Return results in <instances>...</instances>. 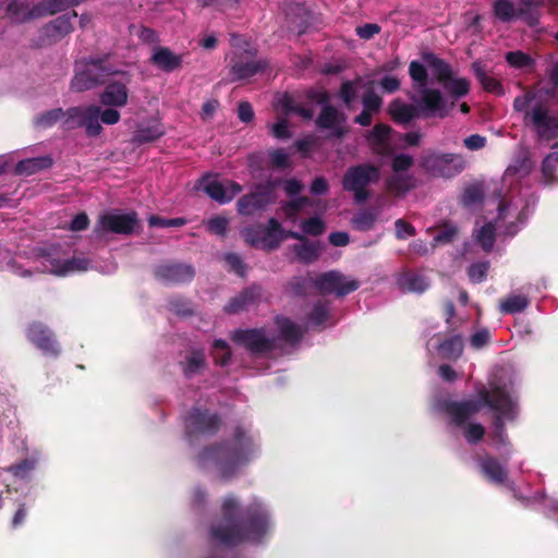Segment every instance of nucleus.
I'll use <instances>...</instances> for the list:
<instances>
[{
  "instance_id": "obj_39",
  "label": "nucleus",
  "mask_w": 558,
  "mask_h": 558,
  "mask_svg": "<svg viewBox=\"0 0 558 558\" xmlns=\"http://www.w3.org/2000/svg\"><path fill=\"white\" fill-rule=\"evenodd\" d=\"M100 108L97 106L87 107V113L85 118L78 123V125L86 129V133L90 137L99 135L102 131V126L99 123Z\"/></svg>"
},
{
  "instance_id": "obj_46",
  "label": "nucleus",
  "mask_w": 558,
  "mask_h": 558,
  "mask_svg": "<svg viewBox=\"0 0 558 558\" xmlns=\"http://www.w3.org/2000/svg\"><path fill=\"white\" fill-rule=\"evenodd\" d=\"M475 73H476L478 82L481 83V85L483 86V88L486 92L493 93L497 96L505 94L501 82L499 80H497L496 77L492 76L490 75L492 72H475Z\"/></svg>"
},
{
  "instance_id": "obj_8",
  "label": "nucleus",
  "mask_w": 558,
  "mask_h": 558,
  "mask_svg": "<svg viewBox=\"0 0 558 558\" xmlns=\"http://www.w3.org/2000/svg\"><path fill=\"white\" fill-rule=\"evenodd\" d=\"M421 168L435 178L451 179L465 168V160L458 154L428 153L421 158Z\"/></svg>"
},
{
  "instance_id": "obj_4",
  "label": "nucleus",
  "mask_w": 558,
  "mask_h": 558,
  "mask_svg": "<svg viewBox=\"0 0 558 558\" xmlns=\"http://www.w3.org/2000/svg\"><path fill=\"white\" fill-rule=\"evenodd\" d=\"M413 87L417 93L414 98L415 105L425 117L446 118L449 116L451 107L447 99L441 95L440 90L433 88L434 77L429 76V72H409Z\"/></svg>"
},
{
  "instance_id": "obj_58",
  "label": "nucleus",
  "mask_w": 558,
  "mask_h": 558,
  "mask_svg": "<svg viewBox=\"0 0 558 558\" xmlns=\"http://www.w3.org/2000/svg\"><path fill=\"white\" fill-rule=\"evenodd\" d=\"M107 57H88L76 62V70H108Z\"/></svg>"
},
{
  "instance_id": "obj_43",
  "label": "nucleus",
  "mask_w": 558,
  "mask_h": 558,
  "mask_svg": "<svg viewBox=\"0 0 558 558\" xmlns=\"http://www.w3.org/2000/svg\"><path fill=\"white\" fill-rule=\"evenodd\" d=\"M312 283L308 277L294 276L284 284V291L294 296H305Z\"/></svg>"
},
{
  "instance_id": "obj_49",
  "label": "nucleus",
  "mask_w": 558,
  "mask_h": 558,
  "mask_svg": "<svg viewBox=\"0 0 558 558\" xmlns=\"http://www.w3.org/2000/svg\"><path fill=\"white\" fill-rule=\"evenodd\" d=\"M329 318V307L326 301H317L311 313L308 314V320L314 326H322Z\"/></svg>"
},
{
  "instance_id": "obj_47",
  "label": "nucleus",
  "mask_w": 558,
  "mask_h": 558,
  "mask_svg": "<svg viewBox=\"0 0 558 558\" xmlns=\"http://www.w3.org/2000/svg\"><path fill=\"white\" fill-rule=\"evenodd\" d=\"M300 227L305 236H319L326 231L325 222L317 216L303 220Z\"/></svg>"
},
{
  "instance_id": "obj_11",
  "label": "nucleus",
  "mask_w": 558,
  "mask_h": 558,
  "mask_svg": "<svg viewBox=\"0 0 558 558\" xmlns=\"http://www.w3.org/2000/svg\"><path fill=\"white\" fill-rule=\"evenodd\" d=\"M185 432L189 436L215 435L221 426V417L209 410L192 408L185 415Z\"/></svg>"
},
{
  "instance_id": "obj_9",
  "label": "nucleus",
  "mask_w": 558,
  "mask_h": 558,
  "mask_svg": "<svg viewBox=\"0 0 558 558\" xmlns=\"http://www.w3.org/2000/svg\"><path fill=\"white\" fill-rule=\"evenodd\" d=\"M138 225V217L135 211L126 214L107 213L98 217L94 232L98 235L116 233L130 235Z\"/></svg>"
},
{
  "instance_id": "obj_22",
  "label": "nucleus",
  "mask_w": 558,
  "mask_h": 558,
  "mask_svg": "<svg viewBox=\"0 0 558 558\" xmlns=\"http://www.w3.org/2000/svg\"><path fill=\"white\" fill-rule=\"evenodd\" d=\"M39 453L33 452L24 459L4 468L3 471L11 474L16 482L29 483L33 477V472L39 465Z\"/></svg>"
},
{
  "instance_id": "obj_32",
  "label": "nucleus",
  "mask_w": 558,
  "mask_h": 558,
  "mask_svg": "<svg viewBox=\"0 0 558 558\" xmlns=\"http://www.w3.org/2000/svg\"><path fill=\"white\" fill-rule=\"evenodd\" d=\"M151 61L158 68L172 70L181 66L182 57L173 53L167 47H156L151 54Z\"/></svg>"
},
{
  "instance_id": "obj_61",
  "label": "nucleus",
  "mask_w": 558,
  "mask_h": 558,
  "mask_svg": "<svg viewBox=\"0 0 558 558\" xmlns=\"http://www.w3.org/2000/svg\"><path fill=\"white\" fill-rule=\"evenodd\" d=\"M225 260L228 264L230 270L234 271L240 277H245L246 265L243 263L240 255L236 253H227L225 255Z\"/></svg>"
},
{
  "instance_id": "obj_41",
  "label": "nucleus",
  "mask_w": 558,
  "mask_h": 558,
  "mask_svg": "<svg viewBox=\"0 0 558 558\" xmlns=\"http://www.w3.org/2000/svg\"><path fill=\"white\" fill-rule=\"evenodd\" d=\"M529 304L530 301L524 295H510L500 302L499 310L504 314H515L523 312Z\"/></svg>"
},
{
  "instance_id": "obj_60",
  "label": "nucleus",
  "mask_w": 558,
  "mask_h": 558,
  "mask_svg": "<svg viewBox=\"0 0 558 558\" xmlns=\"http://www.w3.org/2000/svg\"><path fill=\"white\" fill-rule=\"evenodd\" d=\"M274 240H270L268 243H266V248L268 251H274L279 247L280 243L286 239H293L300 241L303 239L304 234L293 231V230H284L282 228V231H279Z\"/></svg>"
},
{
  "instance_id": "obj_2",
  "label": "nucleus",
  "mask_w": 558,
  "mask_h": 558,
  "mask_svg": "<svg viewBox=\"0 0 558 558\" xmlns=\"http://www.w3.org/2000/svg\"><path fill=\"white\" fill-rule=\"evenodd\" d=\"M477 397L478 399L450 401L447 403L446 412L451 417L452 423L458 427H462L483 407H487L495 412L489 437L498 446L509 445L505 421H513L515 418L514 403L509 392L504 387L496 385L490 389L482 387L477 391Z\"/></svg>"
},
{
  "instance_id": "obj_52",
  "label": "nucleus",
  "mask_w": 558,
  "mask_h": 558,
  "mask_svg": "<svg viewBox=\"0 0 558 558\" xmlns=\"http://www.w3.org/2000/svg\"><path fill=\"white\" fill-rule=\"evenodd\" d=\"M506 60L511 68H534V60L522 51H511L506 54Z\"/></svg>"
},
{
  "instance_id": "obj_44",
  "label": "nucleus",
  "mask_w": 558,
  "mask_h": 558,
  "mask_svg": "<svg viewBox=\"0 0 558 558\" xmlns=\"http://www.w3.org/2000/svg\"><path fill=\"white\" fill-rule=\"evenodd\" d=\"M476 241L485 252H490L496 241V228L493 222L485 223L477 232Z\"/></svg>"
},
{
  "instance_id": "obj_1",
  "label": "nucleus",
  "mask_w": 558,
  "mask_h": 558,
  "mask_svg": "<svg viewBox=\"0 0 558 558\" xmlns=\"http://www.w3.org/2000/svg\"><path fill=\"white\" fill-rule=\"evenodd\" d=\"M269 530V517L260 504L242 507L239 499L228 495L221 504V520L210 526L213 542L234 547L243 543H260Z\"/></svg>"
},
{
  "instance_id": "obj_12",
  "label": "nucleus",
  "mask_w": 558,
  "mask_h": 558,
  "mask_svg": "<svg viewBox=\"0 0 558 558\" xmlns=\"http://www.w3.org/2000/svg\"><path fill=\"white\" fill-rule=\"evenodd\" d=\"M231 340L253 355L266 354L275 349V339L266 337L264 328L236 329L231 333Z\"/></svg>"
},
{
  "instance_id": "obj_63",
  "label": "nucleus",
  "mask_w": 558,
  "mask_h": 558,
  "mask_svg": "<svg viewBox=\"0 0 558 558\" xmlns=\"http://www.w3.org/2000/svg\"><path fill=\"white\" fill-rule=\"evenodd\" d=\"M414 163L412 156L407 154H399L393 157L391 167L395 172L407 171Z\"/></svg>"
},
{
  "instance_id": "obj_35",
  "label": "nucleus",
  "mask_w": 558,
  "mask_h": 558,
  "mask_svg": "<svg viewBox=\"0 0 558 558\" xmlns=\"http://www.w3.org/2000/svg\"><path fill=\"white\" fill-rule=\"evenodd\" d=\"M77 14L73 12L71 15H62L57 17L46 26V34L50 37L60 38L65 36L72 31V19H76Z\"/></svg>"
},
{
  "instance_id": "obj_24",
  "label": "nucleus",
  "mask_w": 558,
  "mask_h": 558,
  "mask_svg": "<svg viewBox=\"0 0 558 558\" xmlns=\"http://www.w3.org/2000/svg\"><path fill=\"white\" fill-rule=\"evenodd\" d=\"M323 250L324 246L319 241H311L305 235L300 240V243L292 245V251L296 259L304 265H311L317 262Z\"/></svg>"
},
{
  "instance_id": "obj_3",
  "label": "nucleus",
  "mask_w": 558,
  "mask_h": 558,
  "mask_svg": "<svg viewBox=\"0 0 558 558\" xmlns=\"http://www.w3.org/2000/svg\"><path fill=\"white\" fill-rule=\"evenodd\" d=\"M255 453V442L245 429L238 425L231 440L204 447L196 460L201 468L215 466L223 480H231L239 469L248 463Z\"/></svg>"
},
{
  "instance_id": "obj_15",
  "label": "nucleus",
  "mask_w": 558,
  "mask_h": 558,
  "mask_svg": "<svg viewBox=\"0 0 558 558\" xmlns=\"http://www.w3.org/2000/svg\"><path fill=\"white\" fill-rule=\"evenodd\" d=\"M199 185L206 195L220 205L230 203L243 190L241 184L232 180L223 185L209 173L201 178Z\"/></svg>"
},
{
  "instance_id": "obj_55",
  "label": "nucleus",
  "mask_w": 558,
  "mask_h": 558,
  "mask_svg": "<svg viewBox=\"0 0 558 558\" xmlns=\"http://www.w3.org/2000/svg\"><path fill=\"white\" fill-rule=\"evenodd\" d=\"M489 269L488 262L474 263L468 268V275L472 282L480 283L487 278Z\"/></svg>"
},
{
  "instance_id": "obj_53",
  "label": "nucleus",
  "mask_w": 558,
  "mask_h": 558,
  "mask_svg": "<svg viewBox=\"0 0 558 558\" xmlns=\"http://www.w3.org/2000/svg\"><path fill=\"white\" fill-rule=\"evenodd\" d=\"M87 113V108L83 109L81 107H71L66 111H64V117L66 119L63 122L64 129L72 130L75 128H81L78 123L85 118Z\"/></svg>"
},
{
  "instance_id": "obj_34",
  "label": "nucleus",
  "mask_w": 558,
  "mask_h": 558,
  "mask_svg": "<svg viewBox=\"0 0 558 558\" xmlns=\"http://www.w3.org/2000/svg\"><path fill=\"white\" fill-rule=\"evenodd\" d=\"M378 210L375 208H362L352 217L351 223L356 231L366 232L374 228L378 219Z\"/></svg>"
},
{
  "instance_id": "obj_13",
  "label": "nucleus",
  "mask_w": 558,
  "mask_h": 558,
  "mask_svg": "<svg viewBox=\"0 0 558 558\" xmlns=\"http://www.w3.org/2000/svg\"><path fill=\"white\" fill-rule=\"evenodd\" d=\"M526 118L539 138L553 141L558 137V114H550L546 105L537 102L526 113Z\"/></svg>"
},
{
  "instance_id": "obj_23",
  "label": "nucleus",
  "mask_w": 558,
  "mask_h": 558,
  "mask_svg": "<svg viewBox=\"0 0 558 558\" xmlns=\"http://www.w3.org/2000/svg\"><path fill=\"white\" fill-rule=\"evenodd\" d=\"M435 338H438L436 350L442 360L457 361L463 354L464 341L461 335L456 333L444 338L435 335Z\"/></svg>"
},
{
  "instance_id": "obj_20",
  "label": "nucleus",
  "mask_w": 558,
  "mask_h": 558,
  "mask_svg": "<svg viewBox=\"0 0 558 558\" xmlns=\"http://www.w3.org/2000/svg\"><path fill=\"white\" fill-rule=\"evenodd\" d=\"M263 289L259 284L253 283L244 288L239 294L231 298L225 305L223 311L233 315L246 311L250 306L256 304L262 298Z\"/></svg>"
},
{
  "instance_id": "obj_50",
  "label": "nucleus",
  "mask_w": 558,
  "mask_h": 558,
  "mask_svg": "<svg viewBox=\"0 0 558 558\" xmlns=\"http://www.w3.org/2000/svg\"><path fill=\"white\" fill-rule=\"evenodd\" d=\"M391 191L404 194L415 187L414 178L412 175H396L388 182Z\"/></svg>"
},
{
  "instance_id": "obj_56",
  "label": "nucleus",
  "mask_w": 558,
  "mask_h": 558,
  "mask_svg": "<svg viewBox=\"0 0 558 558\" xmlns=\"http://www.w3.org/2000/svg\"><path fill=\"white\" fill-rule=\"evenodd\" d=\"M228 226H229V220L222 216L211 217L206 222V228H207L208 232L219 235V236H225L227 234Z\"/></svg>"
},
{
  "instance_id": "obj_31",
  "label": "nucleus",
  "mask_w": 558,
  "mask_h": 558,
  "mask_svg": "<svg viewBox=\"0 0 558 558\" xmlns=\"http://www.w3.org/2000/svg\"><path fill=\"white\" fill-rule=\"evenodd\" d=\"M389 113L391 114L392 120L399 124H408L413 119L418 117V109L413 105L404 104L399 100H395L391 102L389 107Z\"/></svg>"
},
{
  "instance_id": "obj_19",
  "label": "nucleus",
  "mask_w": 558,
  "mask_h": 558,
  "mask_svg": "<svg viewBox=\"0 0 558 558\" xmlns=\"http://www.w3.org/2000/svg\"><path fill=\"white\" fill-rule=\"evenodd\" d=\"M345 121L347 117L343 112H340L331 105H325L316 118L315 123L320 130H330L332 137L342 138L345 134L342 124L345 123Z\"/></svg>"
},
{
  "instance_id": "obj_29",
  "label": "nucleus",
  "mask_w": 558,
  "mask_h": 558,
  "mask_svg": "<svg viewBox=\"0 0 558 558\" xmlns=\"http://www.w3.org/2000/svg\"><path fill=\"white\" fill-rule=\"evenodd\" d=\"M128 101V89L122 83H110L100 95V102L105 106H124Z\"/></svg>"
},
{
  "instance_id": "obj_57",
  "label": "nucleus",
  "mask_w": 558,
  "mask_h": 558,
  "mask_svg": "<svg viewBox=\"0 0 558 558\" xmlns=\"http://www.w3.org/2000/svg\"><path fill=\"white\" fill-rule=\"evenodd\" d=\"M457 234L458 228L453 225L446 223L439 229V231L434 236V245L451 243Z\"/></svg>"
},
{
  "instance_id": "obj_6",
  "label": "nucleus",
  "mask_w": 558,
  "mask_h": 558,
  "mask_svg": "<svg viewBox=\"0 0 558 558\" xmlns=\"http://www.w3.org/2000/svg\"><path fill=\"white\" fill-rule=\"evenodd\" d=\"M379 169L372 163H362L350 167L342 178L343 190L354 194L357 204L364 203L369 197L367 186L377 182Z\"/></svg>"
},
{
  "instance_id": "obj_10",
  "label": "nucleus",
  "mask_w": 558,
  "mask_h": 558,
  "mask_svg": "<svg viewBox=\"0 0 558 558\" xmlns=\"http://www.w3.org/2000/svg\"><path fill=\"white\" fill-rule=\"evenodd\" d=\"M313 284L322 294H335L338 298L345 296L360 288V281L349 279L338 270L320 274Z\"/></svg>"
},
{
  "instance_id": "obj_26",
  "label": "nucleus",
  "mask_w": 558,
  "mask_h": 558,
  "mask_svg": "<svg viewBox=\"0 0 558 558\" xmlns=\"http://www.w3.org/2000/svg\"><path fill=\"white\" fill-rule=\"evenodd\" d=\"M53 160L50 156H39L20 160L14 169L16 175L29 177L40 171L50 169Z\"/></svg>"
},
{
  "instance_id": "obj_28",
  "label": "nucleus",
  "mask_w": 558,
  "mask_h": 558,
  "mask_svg": "<svg viewBox=\"0 0 558 558\" xmlns=\"http://www.w3.org/2000/svg\"><path fill=\"white\" fill-rule=\"evenodd\" d=\"M51 272L57 276H66L75 271H86L89 267V259L85 257H72L65 260L51 259Z\"/></svg>"
},
{
  "instance_id": "obj_51",
  "label": "nucleus",
  "mask_w": 558,
  "mask_h": 558,
  "mask_svg": "<svg viewBox=\"0 0 558 558\" xmlns=\"http://www.w3.org/2000/svg\"><path fill=\"white\" fill-rule=\"evenodd\" d=\"M463 426V436L468 444L476 445L484 438L486 429L481 423H465Z\"/></svg>"
},
{
  "instance_id": "obj_21",
  "label": "nucleus",
  "mask_w": 558,
  "mask_h": 558,
  "mask_svg": "<svg viewBox=\"0 0 558 558\" xmlns=\"http://www.w3.org/2000/svg\"><path fill=\"white\" fill-rule=\"evenodd\" d=\"M179 367L185 379L203 375L207 368L205 351L203 349H191L184 359L179 362Z\"/></svg>"
},
{
  "instance_id": "obj_64",
  "label": "nucleus",
  "mask_w": 558,
  "mask_h": 558,
  "mask_svg": "<svg viewBox=\"0 0 558 558\" xmlns=\"http://www.w3.org/2000/svg\"><path fill=\"white\" fill-rule=\"evenodd\" d=\"M271 166L277 169H286L290 166L289 155L281 148L270 153Z\"/></svg>"
},
{
  "instance_id": "obj_40",
  "label": "nucleus",
  "mask_w": 558,
  "mask_h": 558,
  "mask_svg": "<svg viewBox=\"0 0 558 558\" xmlns=\"http://www.w3.org/2000/svg\"><path fill=\"white\" fill-rule=\"evenodd\" d=\"M484 187L482 183H472L468 185L461 195L460 203L464 207H471L476 204H482L484 201Z\"/></svg>"
},
{
  "instance_id": "obj_54",
  "label": "nucleus",
  "mask_w": 558,
  "mask_h": 558,
  "mask_svg": "<svg viewBox=\"0 0 558 558\" xmlns=\"http://www.w3.org/2000/svg\"><path fill=\"white\" fill-rule=\"evenodd\" d=\"M149 227H160V228H180L187 223V220L183 217L177 218H162L158 215H151L148 218Z\"/></svg>"
},
{
  "instance_id": "obj_36",
  "label": "nucleus",
  "mask_w": 558,
  "mask_h": 558,
  "mask_svg": "<svg viewBox=\"0 0 558 558\" xmlns=\"http://www.w3.org/2000/svg\"><path fill=\"white\" fill-rule=\"evenodd\" d=\"M409 70H449L447 64L433 52L423 51L421 60H413Z\"/></svg>"
},
{
  "instance_id": "obj_7",
  "label": "nucleus",
  "mask_w": 558,
  "mask_h": 558,
  "mask_svg": "<svg viewBox=\"0 0 558 558\" xmlns=\"http://www.w3.org/2000/svg\"><path fill=\"white\" fill-rule=\"evenodd\" d=\"M277 181L268 180L258 184L253 192L242 195L236 202V210L241 216L251 217L264 211L277 199Z\"/></svg>"
},
{
  "instance_id": "obj_27",
  "label": "nucleus",
  "mask_w": 558,
  "mask_h": 558,
  "mask_svg": "<svg viewBox=\"0 0 558 558\" xmlns=\"http://www.w3.org/2000/svg\"><path fill=\"white\" fill-rule=\"evenodd\" d=\"M482 473L495 484H502L507 480V470L500 464L497 458L486 456L478 459Z\"/></svg>"
},
{
  "instance_id": "obj_59",
  "label": "nucleus",
  "mask_w": 558,
  "mask_h": 558,
  "mask_svg": "<svg viewBox=\"0 0 558 558\" xmlns=\"http://www.w3.org/2000/svg\"><path fill=\"white\" fill-rule=\"evenodd\" d=\"M391 128L384 123L374 125L368 135V141L376 144H384L389 140Z\"/></svg>"
},
{
  "instance_id": "obj_30",
  "label": "nucleus",
  "mask_w": 558,
  "mask_h": 558,
  "mask_svg": "<svg viewBox=\"0 0 558 558\" xmlns=\"http://www.w3.org/2000/svg\"><path fill=\"white\" fill-rule=\"evenodd\" d=\"M398 286L404 292L423 293L428 289L429 283L425 276L408 271L398 278Z\"/></svg>"
},
{
  "instance_id": "obj_5",
  "label": "nucleus",
  "mask_w": 558,
  "mask_h": 558,
  "mask_svg": "<svg viewBox=\"0 0 558 558\" xmlns=\"http://www.w3.org/2000/svg\"><path fill=\"white\" fill-rule=\"evenodd\" d=\"M80 1L81 0H43L31 5L23 0H15L8 5V14L12 21L22 23L56 14L80 3Z\"/></svg>"
},
{
  "instance_id": "obj_33",
  "label": "nucleus",
  "mask_w": 558,
  "mask_h": 558,
  "mask_svg": "<svg viewBox=\"0 0 558 558\" xmlns=\"http://www.w3.org/2000/svg\"><path fill=\"white\" fill-rule=\"evenodd\" d=\"M276 323L279 328L280 337L288 343H299L303 338V331L299 325L288 317H277Z\"/></svg>"
},
{
  "instance_id": "obj_45",
  "label": "nucleus",
  "mask_w": 558,
  "mask_h": 558,
  "mask_svg": "<svg viewBox=\"0 0 558 558\" xmlns=\"http://www.w3.org/2000/svg\"><path fill=\"white\" fill-rule=\"evenodd\" d=\"M213 357L215 363L220 366H226L230 363L232 352L228 342L223 339H216L213 343Z\"/></svg>"
},
{
  "instance_id": "obj_14",
  "label": "nucleus",
  "mask_w": 558,
  "mask_h": 558,
  "mask_svg": "<svg viewBox=\"0 0 558 558\" xmlns=\"http://www.w3.org/2000/svg\"><path fill=\"white\" fill-rule=\"evenodd\" d=\"M25 335L27 340L33 343L45 355L58 356L61 352L60 345L54 333L41 322L31 323Z\"/></svg>"
},
{
  "instance_id": "obj_17",
  "label": "nucleus",
  "mask_w": 558,
  "mask_h": 558,
  "mask_svg": "<svg viewBox=\"0 0 558 558\" xmlns=\"http://www.w3.org/2000/svg\"><path fill=\"white\" fill-rule=\"evenodd\" d=\"M534 7V0H495L493 12L497 20L507 23L518 17H527Z\"/></svg>"
},
{
  "instance_id": "obj_16",
  "label": "nucleus",
  "mask_w": 558,
  "mask_h": 558,
  "mask_svg": "<svg viewBox=\"0 0 558 558\" xmlns=\"http://www.w3.org/2000/svg\"><path fill=\"white\" fill-rule=\"evenodd\" d=\"M154 276L167 284H182L193 280L195 269L190 264L167 262L154 268Z\"/></svg>"
},
{
  "instance_id": "obj_62",
  "label": "nucleus",
  "mask_w": 558,
  "mask_h": 558,
  "mask_svg": "<svg viewBox=\"0 0 558 558\" xmlns=\"http://www.w3.org/2000/svg\"><path fill=\"white\" fill-rule=\"evenodd\" d=\"M396 238L398 240H405L409 236H414L416 230L413 225L407 222L404 219H398L395 222Z\"/></svg>"
},
{
  "instance_id": "obj_37",
  "label": "nucleus",
  "mask_w": 558,
  "mask_h": 558,
  "mask_svg": "<svg viewBox=\"0 0 558 558\" xmlns=\"http://www.w3.org/2000/svg\"><path fill=\"white\" fill-rule=\"evenodd\" d=\"M165 135V130L161 124H153L148 126H141L136 130L133 136V142L142 145L155 142Z\"/></svg>"
},
{
  "instance_id": "obj_42",
  "label": "nucleus",
  "mask_w": 558,
  "mask_h": 558,
  "mask_svg": "<svg viewBox=\"0 0 558 558\" xmlns=\"http://www.w3.org/2000/svg\"><path fill=\"white\" fill-rule=\"evenodd\" d=\"M241 233L245 242L254 247L258 246L259 244H263L264 247L266 248V243L270 241L266 236L264 232V227L262 225H253L246 227L242 230Z\"/></svg>"
},
{
  "instance_id": "obj_25",
  "label": "nucleus",
  "mask_w": 558,
  "mask_h": 558,
  "mask_svg": "<svg viewBox=\"0 0 558 558\" xmlns=\"http://www.w3.org/2000/svg\"><path fill=\"white\" fill-rule=\"evenodd\" d=\"M117 72H76L71 81V89L76 93L93 89L106 83V74Z\"/></svg>"
},
{
  "instance_id": "obj_18",
  "label": "nucleus",
  "mask_w": 558,
  "mask_h": 558,
  "mask_svg": "<svg viewBox=\"0 0 558 558\" xmlns=\"http://www.w3.org/2000/svg\"><path fill=\"white\" fill-rule=\"evenodd\" d=\"M436 81L451 99L450 107L453 108L456 101L464 97L470 92V83L466 78L457 77L456 72H430Z\"/></svg>"
},
{
  "instance_id": "obj_48",
  "label": "nucleus",
  "mask_w": 558,
  "mask_h": 558,
  "mask_svg": "<svg viewBox=\"0 0 558 558\" xmlns=\"http://www.w3.org/2000/svg\"><path fill=\"white\" fill-rule=\"evenodd\" d=\"M63 117L64 111L61 108L51 109L37 116L35 119V124L43 129L51 128Z\"/></svg>"
},
{
  "instance_id": "obj_38",
  "label": "nucleus",
  "mask_w": 558,
  "mask_h": 558,
  "mask_svg": "<svg viewBox=\"0 0 558 558\" xmlns=\"http://www.w3.org/2000/svg\"><path fill=\"white\" fill-rule=\"evenodd\" d=\"M312 204L311 198L307 196H299L292 198L281 205V211L286 219L295 222L299 217V213L306 206Z\"/></svg>"
}]
</instances>
